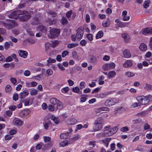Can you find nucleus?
Masks as SVG:
<instances>
[{"mask_svg": "<svg viewBox=\"0 0 152 152\" xmlns=\"http://www.w3.org/2000/svg\"><path fill=\"white\" fill-rule=\"evenodd\" d=\"M116 73L114 71H110L108 72L107 75V77L109 79H110L114 77L116 75Z\"/></svg>", "mask_w": 152, "mask_h": 152, "instance_id": "obj_24", "label": "nucleus"}, {"mask_svg": "<svg viewBox=\"0 0 152 152\" xmlns=\"http://www.w3.org/2000/svg\"><path fill=\"white\" fill-rule=\"evenodd\" d=\"M129 130L128 127L127 126H125L121 128L120 130L123 132H124L128 131Z\"/></svg>", "mask_w": 152, "mask_h": 152, "instance_id": "obj_54", "label": "nucleus"}, {"mask_svg": "<svg viewBox=\"0 0 152 152\" xmlns=\"http://www.w3.org/2000/svg\"><path fill=\"white\" fill-rule=\"evenodd\" d=\"M72 55L73 58L76 60H79V56L77 55V52L74 51L72 52Z\"/></svg>", "mask_w": 152, "mask_h": 152, "instance_id": "obj_40", "label": "nucleus"}, {"mask_svg": "<svg viewBox=\"0 0 152 152\" xmlns=\"http://www.w3.org/2000/svg\"><path fill=\"white\" fill-rule=\"evenodd\" d=\"M11 82L14 84H15L17 82V80L14 77H12L10 79Z\"/></svg>", "mask_w": 152, "mask_h": 152, "instance_id": "obj_61", "label": "nucleus"}, {"mask_svg": "<svg viewBox=\"0 0 152 152\" xmlns=\"http://www.w3.org/2000/svg\"><path fill=\"white\" fill-rule=\"evenodd\" d=\"M72 91L75 93H78L80 91V89L79 88L77 87H74L72 89Z\"/></svg>", "mask_w": 152, "mask_h": 152, "instance_id": "obj_55", "label": "nucleus"}, {"mask_svg": "<svg viewBox=\"0 0 152 152\" xmlns=\"http://www.w3.org/2000/svg\"><path fill=\"white\" fill-rule=\"evenodd\" d=\"M98 17L101 19H103L105 18L106 17V15L103 14H99L98 16Z\"/></svg>", "mask_w": 152, "mask_h": 152, "instance_id": "obj_62", "label": "nucleus"}, {"mask_svg": "<svg viewBox=\"0 0 152 152\" xmlns=\"http://www.w3.org/2000/svg\"><path fill=\"white\" fill-rule=\"evenodd\" d=\"M115 66V63L111 62L110 63H107L103 65L102 66L103 70L105 71H107L111 69L114 68Z\"/></svg>", "mask_w": 152, "mask_h": 152, "instance_id": "obj_8", "label": "nucleus"}, {"mask_svg": "<svg viewBox=\"0 0 152 152\" xmlns=\"http://www.w3.org/2000/svg\"><path fill=\"white\" fill-rule=\"evenodd\" d=\"M140 34L146 36L147 34H152V28L146 27L142 29L140 32Z\"/></svg>", "mask_w": 152, "mask_h": 152, "instance_id": "obj_9", "label": "nucleus"}, {"mask_svg": "<svg viewBox=\"0 0 152 152\" xmlns=\"http://www.w3.org/2000/svg\"><path fill=\"white\" fill-rule=\"evenodd\" d=\"M18 53L19 56L21 57L25 58L27 56L28 53L26 51L20 50L18 51Z\"/></svg>", "mask_w": 152, "mask_h": 152, "instance_id": "obj_20", "label": "nucleus"}, {"mask_svg": "<svg viewBox=\"0 0 152 152\" xmlns=\"http://www.w3.org/2000/svg\"><path fill=\"white\" fill-rule=\"evenodd\" d=\"M94 126L92 129L90 130L91 132H96L98 131L101 129L102 128V125L100 121L97 119L96 120L94 123Z\"/></svg>", "mask_w": 152, "mask_h": 152, "instance_id": "obj_3", "label": "nucleus"}, {"mask_svg": "<svg viewBox=\"0 0 152 152\" xmlns=\"http://www.w3.org/2000/svg\"><path fill=\"white\" fill-rule=\"evenodd\" d=\"M51 124L50 121L49 119H47L45 121L43 122L45 128L46 129H47L48 128L49 125Z\"/></svg>", "mask_w": 152, "mask_h": 152, "instance_id": "obj_22", "label": "nucleus"}, {"mask_svg": "<svg viewBox=\"0 0 152 152\" xmlns=\"http://www.w3.org/2000/svg\"><path fill=\"white\" fill-rule=\"evenodd\" d=\"M149 46L150 49L152 50V37L150 38Z\"/></svg>", "mask_w": 152, "mask_h": 152, "instance_id": "obj_64", "label": "nucleus"}, {"mask_svg": "<svg viewBox=\"0 0 152 152\" xmlns=\"http://www.w3.org/2000/svg\"><path fill=\"white\" fill-rule=\"evenodd\" d=\"M58 102V100L55 98H51L50 100V102L53 105L56 104Z\"/></svg>", "mask_w": 152, "mask_h": 152, "instance_id": "obj_32", "label": "nucleus"}, {"mask_svg": "<svg viewBox=\"0 0 152 152\" xmlns=\"http://www.w3.org/2000/svg\"><path fill=\"white\" fill-rule=\"evenodd\" d=\"M56 104H57V108L58 109L60 110L62 109L63 105L61 102L58 100V102Z\"/></svg>", "mask_w": 152, "mask_h": 152, "instance_id": "obj_38", "label": "nucleus"}, {"mask_svg": "<svg viewBox=\"0 0 152 152\" xmlns=\"http://www.w3.org/2000/svg\"><path fill=\"white\" fill-rule=\"evenodd\" d=\"M69 144L68 142L66 140H64L59 143V146L61 147H64Z\"/></svg>", "mask_w": 152, "mask_h": 152, "instance_id": "obj_37", "label": "nucleus"}, {"mask_svg": "<svg viewBox=\"0 0 152 152\" xmlns=\"http://www.w3.org/2000/svg\"><path fill=\"white\" fill-rule=\"evenodd\" d=\"M150 1L148 0L145 1L144 3L143 6L144 7L145 9H147L149 7V4Z\"/></svg>", "mask_w": 152, "mask_h": 152, "instance_id": "obj_45", "label": "nucleus"}, {"mask_svg": "<svg viewBox=\"0 0 152 152\" xmlns=\"http://www.w3.org/2000/svg\"><path fill=\"white\" fill-rule=\"evenodd\" d=\"M110 127L109 126L104 127L103 133H116L118 130V126H116L113 128H110Z\"/></svg>", "mask_w": 152, "mask_h": 152, "instance_id": "obj_5", "label": "nucleus"}, {"mask_svg": "<svg viewBox=\"0 0 152 152\" xmlns=\"http://www.w3.org/2000/svg\"><path fill=\"white\" fill-rule=\"evenodd\" d=\"M108 94V92L102 93L97 95L96 97L102 99L103 98L107 96Z\"/></svg>", "mask_w": 152, "mask_h": 152, "instance_id": "obj_27", "label": "nucleus"}, {"mask_svg": "<svg viewBox=\"0 0 152 152\" xmlns=\"http://www.w3.org/2000/svg\"><path fill=\"white\" fill-rule=\"evenodd\" d=\"M144 89L147 90H151L152 89V86L150 84L146 83L144 86Z\"/></svg>", "mask_w": 152, "mask_h": 152, "instance_id": "obj_43", "label": "nucleus"}, {"mask_svg": "<svg viewBox=\"0 0 152 152\" xmlns=\"http://www.w3.org/2000/svg\"><path fill=\"white\" fill-rule=\"evenodd\" d=\"M15 12L18 18V16L22 15L23 14V11H22L20 10H18L15 11Z\"/></svg>", "mask_w": 152, "mask_h": 152, "instance_id": "obj_46", "label": "nucleus"}, {"mask_svg": "<svg viewBox=\"0 0 152 152\" xmlns=\"http://www.w3.org/2000/svg\"><path fill=\"white\" fill-rule=\"evenodd\" d=\"M37 29L38 31H41L42 32L45 33L47 31V28L46 27L43 25H40L37 28Z\"/></svg>", "mask_w": 152, "mask_h": 152, "instance_id": "obj_21", "label": "nucleus"}, {"mask_svg": "<svg viewBox=\"0 0 152 152\" xmlns=\"http://www.w3.org/2000/svg\"><path fill=\"white\" fill-rule=\"evenodd\" d=\"M29 94L28 91L27 90H25L20 93V99L24 98Z\"/></svg>", "mask_w": 152, "mask_h": 152, "instance_id": "obj_19", "label": "nucleus"}, {"mask_svg": "<svg viewBox=\"0 0 152 152\" xmlns=\"http://www.w3.org/2000/svg\"><path fill=\"white\" fill-rule=\"evenodd\" d=\"M126 23H124L121 21L118 23L115 24V26H117L120 28H123L125 27Z\"/></svg>", "mask_w": 152, "mask_h": 152, "instance_id": "obj_39", "label": "nucleus"}, {"mask_svg": "<svg viewBox=\"0 0 152 152\" xmlns=\"http://www.w3.org/2000/svg\"><path fill=\"white\" fill-rule=\"evenodd\" d=\"M39 15L38 14H37L33 18V21L31 23V24L33 25H35L39 23L40 20L39 18Z\"/></svg>", "mask_w": 152, "mask_h": 152, "instance_id": "obj_10", "label": "nucleus"}, {"mask_svg": "<svg viewBox=\"0 0 152 152\" xmlns=\"http://www.w3.org/2000/svg\"><path fill=\"white\" fill-rule=\"evenodd\" d=\"M114 99H107L105 102V105L107 106H110L114 105L115 102Z\"/></svg>", "mask_w": 152, "mask_h": 152, "instance_id": "obj_11", "label": "nucleus"}, {"mask_svg": "<svg viewBox=\"0 0 152 152\" xmlns=\"http://www.w3.org/2000/svg\"><path fill=\"white\" fill-rule=\"evenodd\" d=\"M60 137L61 138L65 139L69 137V134H61Z\"/></svg>", "mask_w": 152, "mask_h": 152, "instance_id": "obj_36", "label": "nucleus"}, {"mask_svg": "<svg viewBox=\"0 0 152 152\" xmlns=\"http://www.w3.org/2000/svg\"><path fill=\"white\" fill-rule=\"evenodd\" d=\"M37 84V83L34 81H32L31 82L27 83L26 86L28 87H32L36 86Z\"/></svg>", "mask_w": 152, "mask_h": 152, "instance_id": "obj_28", "label": "nucleus"}, {"mask_svg": "<svg viewBox=\"0 0 152 152\" xmlns=\"http://www.w3.org/2000/svg\"><path fill=\"white\" fill-rule=\"evenodd\" d=\"M69 54V52L67 50H64L61 53L62 57H64L68 55Z\"/></svg>", "mask_w": 152, "mask_h": 152, "instance_id": "obj_48", "label": "nucleus"}, {"mask_svg": "<svg viewBox=\"0 0 152 152\" xmlns=\"http://www.w3.org/2000/svg\"><path fill=\"white\" fill-rule=\"evenodd\" d=\"M133 61L131 60H127L123 64V67L126 68L130 67L133 65Z\"/></svg>", "mask_w": 152, "mask_h": 152, "instance_id": "obj_16", "label": "nucleus"}, {"mask_svg": "<svg viewBox=\"0 0 152 152\" xmlns=\"http://www.w3.org/2000/svg\"><path fill=\"white\" fill-rule=\"evenodd\" d=\"M111 21L110 19L107 18L105 19L102 22V25L104 28L109 27L110 25Z\"/></svg>", "mask_w": 152, "mask_h": 152, "instance_id": "obj_15", "label": "nucleus"}, {"mask_svg": "<svg viewBox=\"0 0 152 152\" xmlns=\"http://www.w3.org/2000/svg\"><path fill=\"white\" fill-rule=\"evenodd\" d=\"M93 36L92 34H88L86 35V37L90 41H92L93 39Z\"/></svg>", "mask_w": 152, "mask_h": 152, "instance_id": "obj_47", "label": "nucleus"}, {"mask_svg": "<svg viewBox=\"0 0 152 152\" xmlns=\"http://www.w3.org/2000/svg\"><path fill=\"white\" fill-rule=\"evenodd\" d=\"M66 16L69 20H70L71 19L74 20L76 16V13L75 12H73L72 10H70L66 12Z\"/></svg>", "mask_w": 152, "mask_h": 152, "instance_id": "obj_7", "label": "nucleus"}, {"mask_svg": "<svg viewBox=\"0 0 152 152\" xmlns=\"http://www.w3.org/2000/svg\"><path fill=\"white\" fill-rule=\"evenodd\" d=\"M86 43V41L84 39L82 40L80 42V44L82 46H85Z\"/></svg>", "mask_w": 152, "mask_h": 152, "instance_id": "obj_50", "label": "nucleus"}, {"mask_svg": "<svg viewBox=\"0 0 152 152\" xmlns=\"http://www.w3.org/2000/svg\"><path fill=\"white\" fill-rule=\"evenodd\" d=\"M8 108L10 110H11V111H12H12H14L16 109L17 107L15 105H12L8 107Z\"/></svg>", "mask_w": 152, "mask_h": 152, "instance_id": "obj_52", "label": "nucleus"}, {"mask_svg": "<svg viewBox=\"0 0 152 152\" xmlns=\"http://www.w3.org/2000/svg\"><path fill=\"white\" fill-rule=\"evenodd\" d=\"M27 41L31 44H34L35 42V40L33 39L29 38L27 39Z\"/></svg>", "mask_w": 152, "mask_h": 152, "instance_id": "obj_58", "label": "nucleus"}, {"mask_svg": "<svg viewBox=\"0 0 152 152\" xmlns=\"http://www.w3.org/2000/svg\"><path fill=\"white\" fill-rule=\"evenodd\" d=\"M13 122L14 123V125L17 126H21L23 122L18 118H15L13 121Z\"/></svg>", "mask_w": 152, "mask_h": 152, "instance_id": "obj_17", "label": "nucleus"}, {"mask_svg": "<svg viewBox=\"0 0 152 152\" xmlns=\"http://www.w3.org/2000/svg\"><path fill=\"white\" fill-rule=\"evenodd\" d=\"M50 33L48 35L49 38L51 39L54 38L58 37L60 35V29L56 28H51V27H50Z\"/></svg>", "mask_w": 152, "mask_h": 152, "instance_id": "obj_1", "label": "nucleus"}, {"mask_svg": "<svg viewBox=\"0 0 152 152\" xmlns=\"http://www.w3.org/2000/svg\"><path fill=\"white\" fill-rule=\"evenodd\" d=\"M30 111L28 109L23 110L20 112L19 114V116L21 117H24L29 114Z\"/></svg>", "mask_w": 152, "mask_h": 152, "instance_id": "obj_12", "label": "nucleus"}, {"mask_svg": "<svg viewBox=\"0 0 152 152\" xmlns=\"http://www.w3.org/2000/svg\"><path fill=\"white\" fill-rule=\"evenodd\" d=\"M78 45L77 43H70L67 45V47L69 48H72L75 47Z\"/></svg>", "mask_w": 152, "mask_h": 152, "instance_id": "obj_41", "label": "nucleus"}, {"mask_svg": "<svg viewBox=\"0 0 152 152\" xmlns=\"http://www.w3.org/2000/svg\"><path fill=\"white\" fill-rule=\"evenodd\" d=\"M37 93V91L35 89L32 90L30 91V94L31 95L34 96L36 95Z\"/></svg>", "mask_w": 152, "mask_h": 152, "instance_id": "obj_49", "label": "nucleus"}, {"mask_svg": "<svg viewBox=\"0 0 152 152\" xmlns=\"http://www.w3.org/2000/svg\"><path fill=\"white\" fill-rule=\"evenodd\" d=\"M13 46V43L10 41L9 42H5L4 45V48L7 50L10 48V46Z\"/></svg>", "mask_w": 152, "mask_h": 152, "instance_id": "obj_25", "label": "nucleus"}, {"mask_svg": "<svg viewBox=\"0 0 152 152\" xmlns=\"http://www.w3.org/2000/svg\"><path fill=\"white\" fill-rule=\"evenodd\" d=\"M9 21L12 24L7 23L1 21V24L3 25V26L6 28L8 29H10L12 28L15 26L18 25L17 23L15 22V20H9Z\"/></svg>", "mask_w": 152, "mask_h": 152, "instance_id": "obj_2", "label": "nucleus"}, {"mask_svg": "<svg viewBox=\"0 0 152 152\" xmlns=\"http://www.w3.org/2000/svg\"><path fill=\"white\" fill-rule=\"evenodd\" d=\"M45 21L46 22L48 23L50 25H53L56 23V20L51 19L49 18H47Z\"/></svg>", "mask_w": 152, "mask_h": 152, "instance_id": "obj_29", "label": "nucleus"}, {"mask_svg": "<svg viewBox=\"0 0 152 152\" xmlns=\"http://www.w3.org/2000/svg\"><path fill=\"white\" fill-rule=\"evenodd\" d=\"M46 72L48 76L51 75L53 74V71L51 69H48L47 70Z\"/></svg>", "mask_w": 152, "mask_h": 152, "instance_id": "obj_59", "label": "nucleus"}, {"mask_svg": "<svg viewBox=\"0 0 152 152\" xmlns=\"http://www.w3.org/2000/svg\"><path fill=\"white\" fill-rule=\"evenodd\" d=\"M111 140V138H106L102 140L103 142L104 143L105 146L107 148L108 147L109 142Z\"/></svg>", "mask_w": 152, "mask_h": 152, "instance_id": "obj_33", "label": "nucleus"}, {"mask_svg": "<svg viewBox=\"0 0 152 152\" xmlns=\"http://www.w3.org/2000/svg\"><path fill=\"white\" fill-rule=\"evenodd\" d=\"M137 99L139 103L141 105H145L149 103L147 96H141L138 97Z\"/></svg>", "mask_w": 152, "mask_h": 152, "instance_id": "obj_6", "label": "nucleus"}, {"mask_svg": "<svg viewBox=\"0 0 152 152\" xmlns=\"http://www.w3.org/2000/svg\"><path fill=\"white\" fill-rule=\"evenodd\" d=\"M103 36V33L102 31H100L98 32L96 35V39H98L101 38Z\"/></svg>", "mask_w": 152, "mask_h": 152, "instance_id": "obj_31", "label": "nucleus"}, {"mask_svg": "<svg viewBox=\"0 0 152 152\" xmlns=\"http://www.w3.org/2000/svg\"><path fill=\"white\" fill-rule=\"evenodd\" d=\"M68 22V21L66 18L64 17H62L60 21V23L64 25L66 24H67Z\"/></svg>", "mask_w": 152, "mask_h": 152, "instance_id": "obj_34", "label": "nucleus"}, {"mask_svg": "<svg viewBox=\"0 0 152 152\" xmlns=\"http://www.w3.org/2000/svg\"><path fill=\"white\" fill-rule=\"evenodd\" d=\"M8 17L11 18L18 19L17 16L16 14L15 11H13L10 15H9Z\"/></svg>", "mask_w": 152, "mask_h": 152, "instance_id": "obj_30", "label": "nucleus"}, {"mask_svg": "<svg viewBox=\"0 0 152 152\" xmlns=\"http://www.w3.org/2000/svg\"><path fill=\"white\" fill-rule=\"evenodd\" d=\"M14 134H10L6 135L5 137V139L6 140H9L11 139L13 137V135Z\"/></svg>", "mask_w": 152, "mask_h": 152, "instance_id": "obj_42", "label": "nucleus"}, {"mask_svg": "<svg viewBox=\"0 0 152 152\" xmlns=\"http://www.w3.org/2000/svg\"><path fill=\"white\" fill-rule=\"evenodd\" d=\"M69 88L68 87H64L62 88L61 90V91L62 93H65L67 92L69 90Z\"/></svg>", "mask_w": 152, "mask_h": 152, "instance_id": "obj_44", "label": "nucleus"}, {"mask_svg": "<svg viewBox=\"0 0 152 152\" xmlns=\"http://www.w3.org/2000/svg\"><path fill=\"white\" fill-rule=\"evenodd\" d=\"M23 16L19 17V20L22 21H25L31 17V14L27 11H23Z\"/></svg>", "mask_w": 152, "mask_h": 152, "instance_id": "obj_4", "label": "nucleus"}, {"mask_svg": "<svg viewBox=\"0 0 152 152\" xmlns=\"http://www.w3.org/2000/svg\"><path fill=\"white\" fill-rule=\"evenodd\" d=\"M77 122V120L75 118H71L68 119L66 121L67 124L72 125L75 124Z\"/></svg>", "mask_w": 152, "mask_h": 152, "instance_id": "obj_18", "label": "nucleus"}, {"mask_svg": "<svg viewBox=\"0 0 152 152\" xmlns=\"http://www.w3.org/2000/svg\"><path fill=\"white\" fill-rule=\"evenodd\" d=\"M47 13L48 15H51L53 17H55L57 15V13H56L55 12L51 11L50 10H49L47 11Z\"/></svg>", "mask_w": 152, "mask_h": 152, "instance_id": "obj_35", "label": "nucleus"}, {"mask_svg": "<svg viewBox=\"0 0 152 152\" xmlns=\"http://www.w3.org/2000/svg\"><path fill=\"white\" fill-rule=\"evenodd\" d=\"M125 58H129L130 57L131 54L129 51L127 50H125L123 52Z\"/></svg>", "mask_w": 152, "mask_h": 152, "instance_id": "obj_26", "label": "nucleus"}, {"mask_svg": "<svg viewBox=\"0 0 152 152\" xmlns=\"http://www.w3.org/2000/svg\"><path fill=\"white\" fill-rule=\"evenodd\" d=\"M110 59V56L107 55H105L103 58V60L104 61H108Z\"/></svg>", "mask_w": 152, "mask_h": 152, "instance_id": "obj_63", "label": "nucleus"}, {"mask_svg": "<svg viewBox=\"0 0 152 152\" xmlns=\"http://www.w3.org/2000/svg\"><path fill=\"white\" fill-rule=\"evenodd\" d=\"M126 75L128 77H133L134 75V74L130 72H127L126 73Z\"/></svg>", "mask_w": 152, "mask_h": 152, "instance_id": "obj_56", "label": "nucleus"}, {"mask_svg": "<svg viewBox=\"0 0 152 152\" xmlns=\"http://www.w3.org/2000/svg\"><path fill=\"white\" fill-rule=\"evenodd\" d=\"M150 126L148 124L146 123L144 125V129L145 130H147L150 129L149 131L150 132H151L152 129H150Z\"/></svg>", "mask_w": 152, "mask_h": 152, "instance_id": "obj_53", "label": "nucleus"}, {"mask_svg": "<svg viewBox=\"0 0 152 152\" xmlns=\"http://www.w3.org/2000/svg\"><path fill=\"white\" fill-rule=\"evenodd\" d=\"M88 61L89 63L95 64L97 63V58L95 56L91 55L88 58Z\"/></svg>", "mask_w": 152, "mask_h": 152, "instance_id": "obj_13", "label": "nucleus"}, {"mask_svg": "<svg viewBox=\"0 0 152 152\" xmlns=\"http://www.w3.org/2000/svg\"><path fill=\"white\" fill-rule=\"evenodd\" d=\"M47 61L48 63H54L56 62V60L53 59H52L50 58H49L47 60Z\"/></svg>", "mask_w": 152, "mask_h": 152, "instance_id": "obj_60", "label": "nucleus"}, {"mask_svg": "<svg viewBox=\"0 0 152 152\" xmlns=\"http://www.w3.org/2000/svg\"><path fill=\"white\" fill-rule=\"evenodd\" d=\"M139 48L141 51H145L147 50V46L145 43H142L140 44Z\"/></svg>", "mask_w": 152, "mask_h": 152, "instance_id": "obj_23", "label": "nucleus"}, {"mask_svg": "<svg viewBox=\"0 0 152 152\" xmlns=\"http://www.w3.org/2000/svg\"><path fill=\"white\" fill-rule=\"evenodd\" d=\"M83 128V125L81 124H79L77 125L76 126V129H75V131L77 132L78 130H80Z\"/></svg>", "mask_w": 152, "mask_h": 152, "instance_id": "obj_51", "label": "nucleus"}, {"mask_svg": "<svg viewBox=\"0 0 152 152\" xmlns=\"http://www.w3.org/2000/svg\"><path fill=\"white\" fill-rule=\"evenodd\" d=\"M18 99V96L17 94L15 93L13 96V99L15 101H17Z\"/></svg>", "mask_w": 152, "mask_h": 152, "instance_id": "obj_57", "label": "nucleus"}, {"mask_svg": "<svg viewBox=\"0 0 152 152\" xmlns=\"http://www.w3.org/2000/svg\"><path fill=\"white\" fill-rule=\"evenodd\" d=\"M77 31L76 34V38L80 39L84 34V31L82 29L78 28L77 29Z\"/></svg>", "mask_w": 152, "mask_h": 152, "instance_id": "obj_14", "label": "nucleus"}]
</instances>
